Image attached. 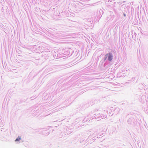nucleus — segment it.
I'll use <instances>...</instances> for the list:
<instances>
[{
  "label": "nucleus",
  "mask_w": 148,
  "mask_h": 148,
  "mask_svg": "<svg viewBox=\"0 0 148 148\" xmlns=\"http://www.w3.org/2000/svg\"><path fill=\"white\" fill-rule=\"evenodd\" d=\"M112 59V56L110 53H109V56L108 57V60L111 61Z\"/></svg>",
  "instance_id": "obj_1"
},
{
  "label": "nucleus",
  "mask_w": 148,
  "mask_h": 148,
  "mask_svg": "<svg viewBox=\"0 0 148 148\" xmlns=\"http://www.w3.org/2000/svg\"><path fill=\"white\" fill-rule=\"evenodd\" d=\"M21 138L20 137H18L15 140V141H19L21 140Z\"/></svg>",
  "instance_id": "obj_2"
}]
</instances>
